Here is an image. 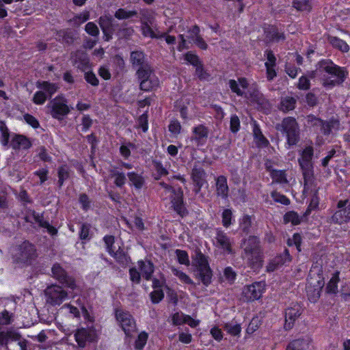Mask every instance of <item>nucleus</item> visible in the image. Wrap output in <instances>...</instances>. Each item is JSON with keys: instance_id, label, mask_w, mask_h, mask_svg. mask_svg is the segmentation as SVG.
<instances>
[{"instance_id": "57", "label": "nucleus", "mask_w": 350, "mask_h": 350, "mask_svg": "<svg viewBox=\"0 0 350 350\" xmlns=\"http://www.w3.org/2000/svg\"><path fill=\"white\" fill-rule=\"evenodd\" d=\"M14 321V313L4 309L0 312V325H9Z\"/></svg>"}, {"instance_id": "27", "label": "nucleus", "mask_w": 350, "mask_h": 350, "mask_svg": "<svg viewBox=\"0 0 350 350\" xmlns=\"http://www.w3.org/2000/svg\"><path fill=\"white\" fill-rule=\"evenodd\" d=\"M216 240L219 246L227 254H231L233 253L232 243L230 238L227 236L223 230L217 229L216 232Z\"/></svg>"}, {"instance_id": "12", "label": "nucleus", "mask_w": 350, "mask_h": 350, "mask_svg": "<svg viewBox=\"0 0 350 350\" xmlns=\"http://www.w3.org/2000/svg\"><path fill=\"white\" fill-rule=\"evenodd\" d=\"M265 281L254 282L244 286L242 292L243 295L247 301L258 300L261 298L265 292Z\"/></svg>"}, {"instance_id": "14", "label": "nucleus", "mask_w": 350, "mask_h": 350, "mask_svg": "<svg viewBox=\"0 0 350 350\" xmlns=\"http://www.w3.org/2000/svg\"><path fill=\"white\" fill-rule=\"evenodd\" d=\"M243 258L245 260L247 266L254 272H259L264 262L263 250L249 254H242Z\"/></svg>"}, {"instance_id": "39", "label": "nucleus", "mask_w": 350, "mask_h": 350, "mask_svg": "<svg viewBox=\"0 0 350 350\" xmlns=\"http://www.w3.org/2000/svg\"><path fill=\"white\" fill-rule=\"evenodd\" d=\"M253 135L256 141V146L258 148H266L269 145V140L264 136L262 131L257 124H254L253 126Z\"/></svg>"}, {"instance_id": "4", "label": "nucleus", "mask_w": 350, "mask_h": 350, "mask_svg": "<svg viewBox=\"0 0 350 350\" xmlns=\"http://www.w3.org/2000/svg\"><path fill=\"white\" fill-rule=\"evenodd\" d=\"M192 259L193 266L196 271V278L201 281L204 286H208L211 283L213 277V271L210 267L208 257L200 249H198Z\"/></svg>"}, {"instance_id": "26", "label": "nucleus", "mask_w": 350, "mask_h": 350, "mask_svg": "<svg viewBox=\"0 0 350 350\" xmlns=\"http://www.w3.org/2000/svg\"><path fill=\"white\" fill-rule=\"evenodd\" d=\"M216 194L223 200L228 199L229 196V187L226 176L219 175L215 179Z\"/></svg>"}, {"instance_id": "58", "label": "nucleus", "mask_w": 350, "mask_h": 350, "mask_svg": "<svg viewBox=\"0 0 350 350\" xmlns=\"http://www.w3.org/2000/svg\"><path fill=\"white\" fill-rule=\"evenodd\" d=\"M137 14V12L135 10H126L124 8L118 9L114 14V16L118 20H124L130 18Z\"/></svg>"}, {"instance_id": "62", "label": "nucleus", "mask_w": 350, "mask_h": 350, "mask_svg": "<svg viewBox=\"0 0 350 350\" xmlns=\"http://www.w3.org/2000/svg\"><path fill=\"white\" fill-rule=\"evenodd\" d=\"M49 99L46 93L41 90L36 91L32 98V102L37 105H42Z\"/></svg>"}, {"instance_id": "36", "label": "nucleus", "mask_w": 350, "mask_h": 350, "mask_svg": "<svg viewBox=\"0 0 350 350\" xmlns=\"http://www.w3.org/2000/svg\"><path fill=\"white\" fill-rule=\"evenodd\" d=\"M109 255L122 267H126L131 262V258L128 252H125L120 247L118 250H113L111 254Z\"/></svg>"}, {"instance_id": "43", "label": "nucleus", "mask_w": 350, "mask_h": 350, "mask_svg": "<svg viewBox=\"0 0 350 350\" xmlns=\"http://www.w3.org/2000/svg\"><path fill=\"white\" fill-rule=\"evenodd\" d=\"M297 104V100L292 96H286L282 98L279 109L283 112H288L295 109Z\"/></svg>"}, {"instance_id": "50", "label": "nucleus", "mask_w": 350, "mask_h": 350, "mask_svg": "<svg viewBox=\"0 0 350 350\" xmlns=\"http://www.w3.org/2000/svg\"><path fill=\"white\" fill-rule=\"evenodd\" d=\"M319 200L318 190H316L312 194L309 204L304 213L305 216L310 215L312 211L319 208Z\"/></svg>"}, {"instance_id": "1", "label": "nucleus", "mask_w": 350, "mask_h": 350, "mask_svg": "<svg viewBox=\"0 0 350 350\" xmlns=\"http://www.w3.org/2000/svg\"><path fill=\"white\" fill-rule=\"evenodd\" d=\"M317 69L321 72H325L334 77L332 79L330 77H325L323 79V85L326 88H333L336 85L342 84L346 79L347 71L345 68L340 67L335 64L331 59H323L317 64Z\"/></svg>"}, {"instance_id": "42", "label": "nucleus", "mask_w": 350, "mask_h": 350, "mask_svg": "<svg viewBox=\"0 0 350 350\" xmlns=\"http://www.w3.org/2000/svg\"><path fill=\"white\" fill-rule=\"evenodd\" d=\"M340 272L335 271L326 286V293L328 294H336L338 293V284L340 282Z\"/></svg>"}, {"instance_id": "34", "label": "nucleus", "mask_w": 350, "mask_h": 350, "mask_svg": "<svg viewBox=\"0 0 350 350\" xmlns=\"http://www.w3.org/2000/svg\"><path fill=\"white\" fill-rule=\"evenodd\" d=\"M32 146L30 139L23 135L17 134L12 139V146L17 150L23 148L24 150L29 149Z\"/></svg>"}, {"instance_id": "23", "label": "nucleus", "mask_w": 350, "mask_h": 350, "mask_svg": "<svg viewBox=\"0 0 350 350\" xmlns=\"http://www.w3.org/2000/svg\"><path fill=\"white\" fill-rule=\"evenodd\" d=\"M130 62L133 68L137 70L146 69V68H151L150 64L146 61V55L142 51H133L130 55Z\"/></svg>"}, {"instance_id": "49", "label": "nucleus", "mask_w": 350, "mask_h": 350, "mask_svg": "<svg viewBox=\"0 0 350 350\" xmlns=\"http://www.w3.org/2000/svg\"><path fill=\"white\" fill-rule=\"evenodd\" d=\"M329 42L334 48L337 49L343 53L348 52L349 50V46L347 43L338 37L330 36L329 38Z\"/></svg>"}, {"instance_id": "53", "label": "nucleus", "mask_w": 350, "mask_h": 350, "mask_svg": "<svg viewBox=\"0 0 350 350\" xmlns=\"http://www.w3.org/2000/svg\"><path fill=\"white\" fill-rule=\"evenodd\" d=\"M234 221L232 211L230 208H226L221 213V223L224 227L228 228Z\"/></svg>"}, {"instance_id": "47", "label": "nucleus", "mask_w": 350, "mask_h": 350, "mask_svg": "<svg viewBox=\"0 0 350 350\" xmlns=\"http://www.w3.org/2000/svg\"><path fill=\"white\" fill-rule=\"evenodd\" d=\"M285 224L291 223L293 226H298L301 223V217L295 211H287L283 217Z\"/></svg>"}, {"instance_id": "17", "label": "nucleus", "mask_w": 350, "mask_h": 350, "mask_svg": "<svg viewBox=\"0 0 350 350\" xmlns=\"http://www.w3.org/2000/svg\"><path fill=\"white\" fill-rule=\"evenodd\" d=\"M264 33L268 43L284 42L286 38L284 31L275 25H268L264 28Z\"/></svg>"}, {"instance_id": "22", "label": "nucleus", "mask_w": 350, "mask_h": 350, "mask_svg": "<svg viewBox=\"0 0 350 350\" xmlns=\"http://www.w3.org/2000/svg\"><path fill=\"white\" fill-rule=\"evenodd\" d=\"M241 247L243 248L242 254H249L258 251H262L260 239L255 235H250L247 238L241 241Z\"/></svg>"}, {"instance_id": "63", "label": "nucleus", "mask_w": 350, "mask_h": 350, "mask_svg": "<svg viewBox=\"0 0 350 350\" xmlns=\"http://www.w3.org/2000/svg\"><path fill=\"white\" fill-rule=\"evenodd\" d=\"M90 12L88 11L83 12L75 15L72 18L69 20V23H73L75 25H80L90 19Z\"/></svg>"}, {"instance_id": "45", "label": "nucleus", "mask_w": 350, "mask_h": 350, "mask_svg": "<svg viewBox=\"0 0 350 350\" xmlns=\"http://www.w3.org/2000/svg\"><path fill=\"white\" fill-rule=\"evenodd\" d=\"M152 165L156 172L154 175V179L155 180H159L161 177L168 175V170L163 166L161 161L157 159L152 160Z\"/></svg>"}, {"instance_id": "3", "label": "nucleus", "mask_w": 350, "mask_h": 350, "mask_svg": "<svg viewBox=\"0 0 350 350\" xmlns=\"http://www.w3.org/2000/svg\"><path fill=\"white\" fill-rule=\"evenodd\" d=\"M161 199L163 201L169 202L170 208L181 218H184L189 215L182 187L178 185H175Z\"/></svg>"}, {"instance_id": "9", "label": "nucleus", "mask_w": 350, "mask_h": 350, "mask_svg": "<svg viewBox=\"0 0 350 350\" xmlns=\"http://www.w3.org/2000/svg\"><path fill=\"white\" fill-rule=\"evenodd\" d=\"M67 99L59 94L53 98L47 107L50 108V114L54 119L62 120L70 112Z\"/></svg>"}, {"instance_id": "38", "label": "nucleus", "mask_w": 350, "mask_h": 350, "mask_svg": "<svg viewBox=\"0 0 350 350\" xmlns=\"http://www.w3.org/2000/svg\"><path fill=\"white\" fill-rule=\"evenodd\" d=\"M21 336L17 332L9 329L7 331L0 332V347L7 345L9 340L18 341L20 340Z\"/></svg>"}, {"instance_id": "33", "label": "nucleus", "mask_w": 350, "mask_h": 350, "mask_svg": "<svg viewBox=\"0 0 350 350\" xmlns=\"http://www.w3.org/2000/svg\"><path fill=\"white\" fill-rule=\"evenodd\" d=\"M74 64L77 65L78 69L82 72H85L90 68V59L88 55L84 52L78 51L74 56Z\"/></svg>"}, {"instance_id": "21", "label": "nucleus", "mask_w": 350, "mask_h": 350, "mask_svg": "<svg viewBox=\"0 0 350 350\" xmlns=\"http://www.w3.org/2000/svg\"><path fill=\"white\" fill-rule=\"evenodd\" d=\"M312 340L309 336H302L291 340L285 350H312Z\"/></svg>"}, {"instance_id": "32", "label": "nucleus", "mask_w": 350, "mask_h": 350, "mask_svg": "<svg viewBox=\"0 0 350 350\" xmlns=\"http://www.w3.org/2000/svg\"><path fill=\"white\" fill-rule=\"evenodd\" d=\"M36 86L38 89L46 93L49 99L52 98L59 89V87L56 83L49 81L38 80L36 83Z\"/></svg>"}, {"instance_id": "46", "label": "nucleus", "mask_w": 350, "mask_h": 350, "mask_svg": "<svg viewBox=\"0 0 350 350\" xmlns=\"http://www.w3.org/2000/svg\"><path fill=\"white\" fill-rule=\"evenodd\" d=\"M57 280L64 287L75 290L77 288L76 280L74 277L69 275L66 271V273L57 278Z\"/></svg>"}, {"instance_id": "10", "label": "nucleus", "mask_w": 350, "mask_h": 350, "mask_svg": "<svg viewBox=\"0 0 350 350\" xmlns=\"http://www.w3.org/2000/svg\"><path fill=\"white\" fill-rule=\"evenodd\" d=\"M330 222L342 225L350 222V201L340 200L336 204V210L329 219Z\"/></svg>"}, {"instance_id": "30", "label": "nucleus", "mask_w": 350, "mask_h": 350, "mask_svg": "<svg viewBox=\"0 0 350 350\" xmlns=\"http://www.w3.org/2000/svg\"><path fill=\"white\" fill-rule=\"evenodd\" d=\"M126 176L129 180V185L135 188V190H141L146 184V180L143 176V173H137L132 171L129 172Z\"/></svg>"}, {"instance_id": "25", "label": "nucleus", "mask_w": 350, "mask_h": 350, "mask_svg": "<svg viewBox=\"0 0 350 350\" xmlns=\"http://www.w3.org/2000/svg\"><path fill=\"white\" fill-rule=\"evenodd\" d=\"M191 180L197 191H200L206 183V172L202 167H193L191 174Z\"/></svg>"}, {"instance_id": "2", "label": "nucleus", "mask_w": 350, "mask_h": 350, "mask_svg": "<svg viewBox=\"0 0 350 350\" xmlns=\"http://www.w3.org/2000/svg\"><path fill=\"white\" fill-rule=\"evenodd\" d=\"M37 257L36 245L28 240L16 245L12 254V262L21 268L31 266Z\"/></svg>"}, {"instance_id": "24", "label": "nucleus", "mask_w": 350, "mask_h": 350, "mask_svg": "<svg viewBox=\"0 0 350 350\" xmlns=\"http://www.w3.org/2000/svg\"><path fill=\"white\" fill-rule=\"evenodd\" d=\"M228 86L231 92L238 96L246 97L245 93L243 90H246L249 87V82L247 78L241 77L238 80L229 79L228 82Z\"/></svg>"}, {"instance_id": "59", "label": "nucleus", "mask_w": 350, "mask_h": 350, "mask_svg": "<svg viewBox=\"0 0 350 350\" xmlns=\"http://www.w3.org/2000/svg\"><path fill=\"white\" fill-rule=\"evenodd\" d=\"M261 324L262 321L259 317L257 316L254 317L246 328V334L248 335L252 334L259 328Z\"/></svg>"}, {"instance_id": "28", "label": "nucleus", "mask_w": 350, "mask_h": 350, "mask_svg": "<svg viewBox=\"0 0 350 350\" xmlns=\"http://www.w3.org/2000/svg\"><path fill=\"white\" fill-rule=\"evenodd\" d=\"M109 177L113 178L114 185L119 189H122L126 183V174L118 170V167L114 166L112 169L109 170Z\"/></svg>"}, {"instance_id": "29", "label": "nucleus", "mask_w": 350, "mask_h": 350, "mask_svg": "<svg viewBox=\"0 0 350 350\" xmlns=\"http://www.w3.org/2000/svg\"><path fill=\"white\" fill-rule=\"evenodd\" d=\"M137 265L143 278L146 280L150 281L152 279V274L154 271V265L153 262L149 260H139L137 261Z\"/></svg>"}, {"instance_id": "44", "label": "nucleus", "mask_w": 350, "mask_h": 350, "mask_svg": "<svg viewBox=\"0 0 350 350\" xmlns=\"http://www.w3.org/2000/svg\"><path fill=\"white\" fill-rule=\"evenodd\" d=\"M57 186L62 188L64 182L70 178V170L67 165H61L57 168Z\"/></svg>"}, {"instance_id": "60", "label": "nucleus", "mask_w": 350, "mask_h": 350, "mask_svg": "<svg viewBox=\"0 0 350 350\" xmlns=\"http://www.w3.org/2000/svg\"><path fill=\"white\" fill-rule=\"evenodd\" d=\"M184 59L189 64L195 67L202 63L199 56L191 51L187 52L184 55Z\"/></svg>"}, {"instance_id": "13", "label": "nucleus", "mask_w": 350, "mask_h": 350, "mask_svg": "<svg viewBox=\"0 0 350 350\" xmlns=\"http://www.w3.org/2000/svg\"><path fill=\"white\" fill-rule=\"evenodd\" d=\"M298 163L303 172L304 179H306V173L312 167V160L314 156V148L312 146H307L299 152Z\"/></svg>"}, {"instance_id": "15", "label": "nucleus", "mask_w": 350, "mask_h": 350, "mask_svg": "<svg viewBox=\"0 0 350 350\" xmlns=\"http://www.w3.org/2000/svg\"><path fill=\"white\" fill-rule=\"evenodd\" d=\"M47 301L53 306H59L67 298L68 293L62 286L53 285L46 291Z\"/></svg>"}, {"instance_id": "18", "label": "nucleus", "mask_w": 350, "mask_h": 350, "mask_svg": "<svg viewBox=\"0 0 350 350\" xmlns=\"http://www.w3.org/2000/svg\"><path fill=\"white\" fill-rule=\"evenodd\" d=\"M208 129L204 124H198L192 129L191 141L198 146H202L206 143L208 137Z\"/></svg>"}, {"instance_id": "16", "label": "nucleus", "mask_w": 350, "mask_h": 350, "mask_svg": "<svg viewBox=\"0 0 350 350\" xmlns=\"http://www.w3.org/2000/svg\"><path fill=\"white\" fill-rule=\"evenodd\" d=\"M291 260L292 258L290 255L289 250L285 248L282 253L276 255L268 262L266 266V271L267 273L273 272L285 263L291 262Z\"/></svg>"}, {"instance_id": "56", "label": "nucleus", "mask_w": 350, "mask_h": 350, "mask_svg": "<svg viewBox=\"0 0 350 350\" xmlns=\"http://www.w3.org/2000/svg\"><path fill=\"white\" fill-rule=\"evenodd\" d=\"M224 329L228 334L232 336H239L241 332V324H232L231 323H226L224 325Z\"/></svg>"}, {"instance_id": "20", "label": "nucleus", "mask_w": 350, "mask_h": 350, "mask_svg": "<svg viewBox=\"0 0 350 350\" xmlns=\"http://www.w3.org/2000/svg\"><path fill=\"white\" fill-rule=\"evenodd\" d=\"M98 24L103 31L104 40L107 42L111 40L115 31L112 16L107 15L100 16Z\"/></svg>"}, {"instance_id": "48", "label": "nucleus", "mask_w": 350, "mask_h": 350, "mask_svg": "<svg viewBox=\"0 0 350 350\" xmlns=\"http://www.w3.org/2000/svg\"><path fill=\"white\" fill-rule=\"evenodd\" d=\"M79 237L83 242L90 241L92 238V233L91 232V224L87 222L83 223L81 225L79 231Z\"/></svg>"}, {"instance_id": "5", "label": "nucleus", "mask_w": 350, "mask_h": 350, "mask_svg": "<svg viewBox=\"0 0 350 350\" xmlns=\"http://www.w3.org/2000/svg\"><path fill=\"white\" fill-rule=\"evenodd\" d=\"M305 125L310 132L329 136L334 127L336 125H339V121L334 118L329 120H323L313 114H309L306 118Z\"/></svg>"}, {"instance_id": "54", "label": "nucleus", "mask_w": 350, "mask_h": 350, "mask_svg": "<svg viewBox=\"0 0 350 350\" xmlns=\"http://www.w3.org/2000/svg\"><path fill=\"white\" fill-rule=\"evenodd\" d=\"M293 7L301 12L306 11L309 12L312 10L310 0H293Z\"/></svg>"}, {"instance_id": "51", "label": "nucleus", "mask_w": 350, "mask_h": 350, "mask_svg": "<svg viewBox=\"0 0 350 350\" xmlns=\"http://www.w3.org/2000/svg\"><path fill=\"white\" fill-rule=\"evenodd\" d=\"M148 336V334L146 331L139 332L134 342L135 349L143 350L147 343Z\"/></svg>"}, {"instance_id": "55", "label": "nucleus", "mask_w": 350, "mask_h": 350, "mask_svg": "<svg viewBox=\"0 0 350 350\" xmlns=\"http://www.w3.org/2000/svg\"><path fill=\"white\" fill-rule=\"evenodd\" d=\"M81 208L84 212H88L92 206V201L90 200L88 194L85 193H80L78 198Z\"/></svg>"}, {"instance_id": "8", "label": "nucleus", "mask_w": 350, "mask_h": 350, "mask_svg": "<svg viewBox=\"0 0 350 350\" xmlns=\"http://www.w3.org/2000/svg\"><path fill=\"white\" fill-rule=\"evenodd\" d=\"M135 75L139 83V88L144 92H150L159 85V79L154 75L152 68L140 69L136 71Z\"/></svg>"}, {"instance_id": "37", "label": "nucleus", "mask_w": 350, "mask_h": 350, "mask_svg": "<svg viewBox=\"0 0 350 350\" xmlns=\"http://www.w3.org/2000/svg\"><path fill=\"white\" fill-rule=\"evenodd\" d=\"M308 278L310 280L317 279V286L322 288L324 284V278L323 275L322 266L317 263L312 264L308 273Z\"/></svg>"}, {"instance_id": "41", "label": "nucleus", "mask_w": 350, "mask_h": 350, "mask_svg": "<svg viewBox=\"0 0 350 350\" xmlns=\"http://www.w3.org/2000/svg\"><path fill=\"white\" fill-rule=\"evenodd\" d=\"M239 226L243 234L245 235L250 234L252 226V216L247 214L243 215L239 219Z\"/></svg>"}, {"instance_id": "6", "label": "nucleus", "mask_w": 350, "mask_h": 350, "mask_svg": "<svg viewBox=\"0 0 350 350\" xmlns=\"http://www.w3.org/2000/svg\"><path fill=\"white\" fill-rule=\"evenodd\" d=\"M113 314L118 326L124 332L126 337L131 338L137 332V323L135 318L128 310L117 307L113 309Z\"/></svg>"}, {"instance_id": "31", "label": "nucleus", "mask_w": 350, "mask_h": 350, "mask_svg": "<svg viewBox=\"0 0 350 350\" xmlns=\"http://www.w3.org/2000/svg\"><path fill=\"white\" fill-rule=\"evenodd\" d=\"M56 40L68 46H71L75 40V34L70 29H62L57 30L55 33Z\"/></svg>"}, {"instance_id": "19", "label": "nucleus", "mask_w": 350, "mask_h": 350, "mask_svg": "<svg viewBox=\"0 0 350 350\" xmlns=\"http://www.w3.org/2000/svg\"><path fill=\"white\" fill-rule=\"evenodd\" d=\"M96 338L94 329L81 327L75 333V339L80 347H85L88 342H92Z\"/></svg>"}, {"instance_id": "40", "label": "nucleus", "mask_w": 350, "mask_h": 350, "mask_svg": "<svg viewBox=\"0 0 350 350\" xmlns=\"http://www.w3.org/2000/svg\"><path fill=\"white\" fill-rule=\"evenodd\" d=\"M266 169L270 173V176L273 182L280 184L287 183L286 174L284 170L273 169L271 165L267 166Z\"/></svg>"}, {"instance_id": "52", "label": "nucleus", "mask_w": 350, "mask_h": 350, "mask_svg": "<svg viewBox=\"0 0 350 350\" xmlns=\"http://www.w3.org/2000/svg\"><path fill=\"white\" fill-rule=\"evenodd\" d=\"M137 128L141 129L143 133H146L148 130V111L146 110L137 119Z\"/></svg>"}, {"instance_id": "64", "label": "nucleus", "mask_w": 350, "mask_h": 350, "mask_svg": "<svg viewBox=\"0 0 350 350\" xmlns=\"http://www.w3.org/2000/svg\"><path fill=\"white\" fill-rule=\"evenodd\" d=\"M182 129V126L180 122L177 119H172L170 120V124L168 125V131L170 133L174 136L178 135Z\"/></svg>"}, {"instance_id": "7", "label": "nucleus", "mask_w": 350, "mask_h": 350, "mask_svg": "<svg viewBox=\"0 0 350 350\" xmlns=\"http://www.w3.org/2000/svg\"><path fill=\"white\" fill-rule=\"evenodd\" d=\"M281 132L286 137L289 146L296 145L300 139V130L296 119L293 117L284 118L281 123Z\"/></svg>"}, {"instance_id": "11", "label": "nucleus", "mask_w": 350, "mask_h": 350, "mask_svg": "<svg viewBox=\"0 0 350 350\" xmlns=\"http://www.w3.org/2000/svg\"><path fill=\"white\" fill-rule=\"evenodd\" d=\"M303 312L304 308L301 304L298 303H292L287 307L284 312V329L285 331L291 330L294 327L296 321L300 318Z\"/></svg>"}, {"instance_id": "35", "label": "nucleus", "mask_w": 350, "mask_h": 350, "mask_svg": "<svg viewBox=\"0 0 350 350\" xmlns=\"http://www.w3.org/2000/svg\"><path fill=\"white\" fill-rule=\"evenodd\" d=\"M111 70L116 77L122 75L125 70V62L120 55H116L111 60Z\"/></svg>"}, {"instance_id": "61", "label": "nucleus", "mask_w": 350, "mask_h": 350, "mask_svg": "<svg viewBox=\"0 0 350 350\" xmlns=\"http://www.w3.org/2000/svg\"><path fill=\"white\" fill-rule=\"evenodd\" d=\"M271 197L275 202L280 203L283 205L287 206L289 205L291 203V200L287 196L280 192H278L277 191H273L271 193Z\"/></svg>"}]
</instances>
